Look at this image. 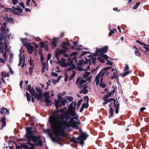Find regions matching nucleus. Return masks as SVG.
Wrapping results in <instances>:
<instances>
[{
  "mask_svg": "<svg viewBox=\"0 0 149 149\" xmlns=\"http://www.w3.org/2000/svg\"><path fill=\"white\" fill-rule=\"evenodd\" d=\"M77 103L72 102L66 111L65 107L52 112L49 120L52 131L56 136H63L65 132L71 131L72 128L80 124L79 116L75 112Z\"/></svg>",
  "mask_w": 149,
  "mask_h": 149,
  "instance_id": "nucleus-1",
  "label": "nucleus"
},
{
  "mask_svg": "<svg viewBox=\"0 0 149 149\" xmlns=\"http://www.w3.org/2000/svg\"><path fill=\"white\" fill-rule=\"evenodd\" d=\"M6 24L4 23L3 24L0 23V30L3 31L4 34H0V53L3 55V57L5 59L6 56V51L7 49L8 43L4 39L5 38V34L9 33L8 29H5L6 27Z\"/></svg>",
  "mask_w": 149,
  "mask_h": 149,
  "instance_id": "nucleus-2",
  "label": "nucleus"
},
{
  "mask_svg": "<svg viewBox=\"0 0 149 149\" xmlns=\"http://www.w3.org/2000/svg\"><path fill=\"white\" fill-rule=\"evenodd\" d=\"M28 140V143H22L21 144V146L26 149H34V145L33 144L30 143V140L31 139H32V137L33 136L32 135L31 132H26V134Z\"/></svg>",
  "mask_w": 149,
  "mask_h": 149,
  "instance_id": "nucleus-3",
  "label": "nucleus"
},
{
  "mask_svg": "<svg viewBox=\"0 0 149 149\" xmlns=\"http://www.w3.org/2000/svg\"><path fill=\"white\" fill-rule=\"evenodd\" d=\"M62 67L66 68V70L67 72L65 73V81H67L68 78V73L69 71H71L72 70L76 68V66L74 64H67L65 62H64L62 65Z\"/></svg>",
  "mask_w": 149,
  "mask_h": 149,
  "instance_id": "nucleus-4",
  "label": "nucleus"
},
{
  "mask_svg": "<svg viewBox=\"0 0 149 149\" xmlns=\"http://www.w3.org/2000/svg\"><path fill=\"white\" fill-rule=\"evenodd\" d=\"M77 69L79 71L88 70L90 69V66L87 65L83 59L79 61V63L77 66Z\"/></svg>",
  "mask_w": 149,
  "mask_h": 149,
  "instance_id": "nucleus-5",
  "label": "nucleus"
},
{
  "mask_svg": "<svg viewBox=\"0 0 149 149\" xmlns=\"http://www.w3.org/2000/svg\"><path fill=\"white\" fill-rule=\"evenodd\" d=\"M108 47L107 46H105L102 48H100L96 50V54L98 55H102L105 59H108V56L103 54V53L107 52L108 50Z\"/></svg>",
  "mask_w": 149,
  "mask_h": 149,
  "instance_id": "nucleus-6",
  "label": "nucleus"
},
{
  "mask_svg": "<svg viewBox=\"0 0 149 149\" xmlns=\"http://www.w3.org/2000/svg\"><path fill=\"white\" fill-rule=\"evenodd\" d=\"M31 140L35 143V144H33L34 146L35 145L41 146L42 145V142L41 140L40 136L33 135L32 137Z\"/></svg>",
  "mask_w": 149,
  "mask_h": 149,
  "instance_id": "nucleus-7",
  "label": "nucleus"
},
{
  "mask_svg": "<svg viewBox=\"0 0 149 149\" xmlns=\"http://www.w3.org/2000/svg\"><path fill=\"white\" fill-rule=\"evenodd\" d=\"M88 136L87 134L84 133H81L80 136L77 138V139L79 141V143L81 145H83L84 144V140H85Z\"/></svg>",
  "mask_w": 149,
  "mask_h": 149,
  "instance_id": "nucleus-8",
  "label": "nucleus"
},
{
  "mask_svg": "<svg viewBox=\"0 0 149 149\" xmlns=\"http://www.w3.org/2000/svg\"><path fill=\"white\" fill-rule=\"evenodd\" d=\"M1 76L2 77L1 79H0V83H5V80H8V78L9 77V73H6L5 72H1Z\"/></svg>",
  "mask_w": 149,
  "mask_h": 149,
  "instance_id": "nucleus-9",
  "label": "nucleus"
},
{
  "mask_svg": "<svg viewBox=\"0 0 149 149\" xmlns=\"http://www.w3.org/2000/svg\"><path fill=\"white\" fill-rule=\"evenodd\" d=\"M15 10H12L11 9L8 8L7 9V11H9V10H11L13 12V13L16 15H18L19 14V12H22V10L21 8H20V7L19 6H17V8L14 7V6H13L12 7Z\"/></svg>",
  "mask_w": 149,
  "mask_h": 149,
  "instance_id": "nucleus-10",
  "label": "nucleus"
},
{
  "mask_svg": "<svg viewBox=\"0 0 149 149\" xmlns=\"http://www.w3.org/2000/svg\"><path fill=\"white\" fill-rule=\"evenodd\" d=\"M102 72H100L95 78L94 82L95 83L96 85H98L100 79L102 77V74H103L104 75V73H102Z\"/></svg>",
  "mask_w": 149,
  "mask_h": 149,
  "instance_id": "nucleus-11",
  "label": "nucleus"
},
{
  "mask_svg": "<svg viewBox=\"0 0 149 149\" xmlns=\"http://www.w3.org/2000/svg\"><path fill=\"white\" fill-rule=\"evenodd\" d=\"M19 63L18 65V66H19L21 65V64L23 62V63L22 65V68H23L24 67V66L25 65V64H24V55H23L22 57H21V54H19Z\"/></svg>",
  "mask_w": 149,
  "mask_h": 149,
  "instance_id": "nucleus-12",
  "label": "nucleus"
},
{
  "mask_svg": "<svg viewBox=\"0 0 149 149\" xmlns=\"http://www.w3.org/2000/svg\"><path fill=\"white\" fill-rule=\"evenodd\" d=\"M86 82V81L80 77H78L76 81V84H77L79 83V88H80L82 85Z\"/></svg>",
  "mask_w": 149,
  "mask_h": 149,
  "instance_id": "nucleus-13",
  "label": "nucleus"
},
{
  "mask_svg": "<svg viewBox=\"0 0 149 149\" xmlns=\"http://www.w3.org/2000/svg\"><path fill=\"white\" fill-rule=\"evenodd\" d=\"M77 54L76 52H74L72 53L71 55L74 56L72 58L71 61L69 64H74L73 62H75L76 63H77V58L75 56Z\"/></svg>",
  "mask_w": 149,
  "mask_h": 149,
  "instance_id": "nucleus-14",
  "label": "nucleus"
},
{
  "mask_svg": "<svg viewBox=\"0 0 149 149\" xmlns=\"http://www.w3.org/2000/svg\"><path fill=\"white\" fill-rule=\"evenodd\" d=\"M40 45L42 48H45V50L46 51H48L49 49L48 45L46 42H41L40 43Z\"/></svg>",
  "mask_w": 149,
  "mask_h": 149,
  "instance_id": "nucleus-15",
  "label": "nucleus"
},
{
  "mask_svg": "<svg viewBox=\"0 0 149 149\" xmlns=\"http://www.w3.org/2000/svg\"><path fill=\"white\" fill-rule=\"evenodd\" d=\"M26 48L28 52L31 54H32L34 50L33 47L30 44H27L26 45Z\"/></svg>",
  "mask_w": 149,
  "mask_h": 149,
  "instance_id": "nucleus-16",
  "label": "nucleus"
},
{
  "mask_svg": "<svg viewBox=\"0 0 149 149\" xmlns=\"http://www.w3.org/2000/svg\"><path fill=\"white\" fill-rule=\"evenodd\" d=\"M91 74V72H86L83 75V76L84 78L87 79L88 81H90L91 79L92 78L91 76H90L88 78V77L89 75Z\"/></svg>",
  "mask_w": 149,
  "mask_h": 149,
  "instance_id": "nucleus-17",
  "label": "nucleus"
},
{
  "mask_svg": "<svg viewBox=\"0 0 149 149\" xmlns=\"http://www.w3.org/2000/svg\"><path fill=\"white\" fill-rule=\"evenodd\" d=\"M103 74H102V77L101 78V80H100V86L102 88H105L106 85V84H104V82L103 81Z\"/></svg>",
  "mask_w": 149,
  "mask_h": 149,
  "instance_id": "nucleus-18",
  "label": "nucleus"
},
{
  "mask_svg": "<svg viewBox=\"0 0 149 149\" xmlns=\"http://www.w3.org/2000/svg\"><path fill=\"white\" fill-rule=\"evenodd\" d=\"M31 94L32 96H34L35 98H36L38 100H40L41 98V96L36 93L35 91H33Z\"/></svg>",
  "mask_w": 149,
  "mask_h": 149,
  "instance_id": "nucleus-19",
  "label": "nucleus"
},
{
  "mask_svg": "<svg viewBox=\"0 0 149 149\" xmlns=\"http://www.w3.org/2000/svg\"><path fill=\"white\" fill-rule=\"evenodd\" d=\"M61 100L60 99H58V100H55V105L56 106V109L57 110L59 106H60L61 104H60V102Z\"/></svg>",
  "mask_w": 149,
  "mask_h": 149,
  "instance_id": "nucleus-20",
  "label": "nucleus"
},
{
  "mask_svg": "<svg viewBox=\"0 0 149 149\" xmlns=\"http://www.w3.org/2000/svg\"><path fill=\"white\" fill-rule=\"evenodd\" d=\"M96 58L95 57H92L90 58L89 60V64L91 65V63H92L93 64H95V61H96Z\"/></svg>",
  "mask_w": 149,
  "mask_h": 149,
  "instance_id": "nucleus-21",
  "label": "nucleus"
},
{
  "mask_svg": "<svg viewBox=\"0 0 149 149\" xmlns=\"http://www.w3.org/2000/svg\"><path fill=\"white\" fill-rule=\"evenodd\" d=\"M0 112L3 114H6L9 113V111L6 108H3L2 109H1V110H0Z\"/></svg>",
  "mask_w": 149,
  "mask_h": 149,
  "instance_id": "nucleus-22",
  "label": "nucleus"
},
{
  "mask_svg": "<svg viewBox=\"0 0 149 149\" xmlns=\"http://www.w3.org/2000/svg\"><path fill=\"white\" fill-rule=\"evenodd\" d=\"M70 72L72 74L70 77L69 79L70 80H71L74 77L76 74V72L73 70H72V72Z\"/></svg>",
  "mask_w": 149,
  "mask_h": 149,
  "instance_id": "nucleus-23",
  "label": "nucleus"
},
{
  "mask_svg": "<svg viewBox=\"0 0 149 149\" xmlns=\"http://www.w3.org/2000/svg\"><path fill=\"white\" fill-rule=\"evenodd\" d=\"M57 39V38H54L53 39V41L51 42V44L53 45L54 47H56V43Z\"/></svg>",
  "mask_w": 149,
  "mask_h": 149,
  "instance_id": "nucleus-24",
  "label": "nucleus"
},
{
  "mask_svg": "<svg viewBox=\"0 0 149 149\" xmlns=\"http://www.w3.org/2000/svg\"><path fill=\"white\" fill-rule=\"evenodd\" d=\"M47 64L46 63H42V68L41 69L42 73H44L45 72V70L46 68Z\"/></svg>",
  "mask_w": 149,
  "mask_h": 149,
  "instance_id": "nucleus-25",
  "label": "nucleus"
},
{
  "mask_svg": "<svg viewBox=\"0 0 149 149\" xmlns=\"http://www.w3.org/2000/svg\"><path fill=\"white\" fill-rule=\"evenodd\" d=\"M65 93V92H63L62 93H59L57 95L58 99H61V97L64 95Z\"/></svg>",
  "mask_w": 149,
  "mask_h": 149,
  "instance_id": "nucleus-26",
  "label": "nucleus"
},
{
  "mask_svg": "<svg viewBox=\"0 0 149 149\" xmlns=\"http://www.w3.org/2000/svg\"><path fill=\"white\" fill-rule=\"evenodd\" d=\"M88 92V90L86 88V87H85L83 88L82 90L79 93H83L84 94H86Z\"/></svg>",
  "mask_w": 149,
  "mask_h": 149,
  "instance_id": "nucleus-27",
  "label": "nucleus"
},
{
  "mask_svg": "<svg viewBox=\"0 0 149 149\" xmlns=\"http://www.w3.org/2000/svg\"><path fill=\"white\" fill-rule=\"evenodd\" d=\"M6 118L5 117H3L1 118V121L3 125L2 127H5L6 126V123L5 120Z\"/></svg>",
  "mask_w": 149,
  "mask_h": 149,
  "instance_id": "nucleus-28",
  "label": "nucleus"
},
{
  "mask_svg": "<svg viewBox=\"0 0 149 149\" xmlns=\"http://www.w3.org/2000/svg\"><path fill=\"white\" fill-rule=\"evenodd\" d=\"M51 98L50 96L45 97L44 100L45 102H50L51 101L50 100Z\"/></svg>",
  "mask_w": 149,
  "mask_h": 149,
  "instance_id": "nucleus-29",
  "label": "nucleus"
},
{
  "mask_svg": "<svg viewBox=\"0 0 149 149\" xmlns=\"http://www.w3.org/2000/svg\"><path fill=\"white\" fill-rule=\"evenodd\" d=\"M114 92L115 91L114 90H112L109 93L107 94L106 95H107V97H111L112 95H113L114 94Z\"/></svg>",
  "mask_w": 149,
  "mask_h": 149,
  "instance_id": "nucleus-30",
  "label": "nucleus"
},
{
  "mask_svg": "<svg viewBox=\"0 0 149 149\" xmlns=\"http://www.w3.org/2000/svg\"><path fill=\"white\" fill-rule=\"evenodd\" d=\"M100 56H99V57L98 58H97V59L99 61H100V62H102V63H104V61L103 60V59H105L103 57V56H102V55H100Z\"/></svg>",
  "mask_w": 149,
  "mask_h": 149,
  "instance_id": "nucleus-31",
  "label": "nucleus"
},
{
  "mask_svg": "<svg viewBox=\"0 0 149 149\" xmlns=\"http://www.w3.org/2000/svg\"><path fill=\"white\" fill-rule=\"evenodd\" d=\"M28 86V90L31 94H32L33 93V91H35L33 88H31L30 85H29Z\"/></svg>",
  "mask_w": 149,
  "mask_h": 149,
  "instance_id": "nucleus-32",
  "label": "nucleus"
},
{
  "mask_svg": "<svg viewBox=\"0 0 149 149\" xmlns=\"http://www.w3.org/2000/svg\"><path fill=\"white\" fill-rule=\"evenodd\" d=\"M129 74H130L129 71H127V72H124L123 73H122L120 75L121 76H122V77H124Z\"/></svg>",
  "mask_w": 149,
  "mask_h": 149,
  "instance_id": "nucleus-33",
  "label": "nucleus"
},
{
  "mask_svg": "<svg viewBox=\"0 0 149 149\" xmlns=\"http://www.w3.org/2000/svg\"><path fill=\"white\" fill-rule=\"evenodd\" d=\"M118 77V74L116 72H114L113 74V76H111V79H114L116 78H117Z\"/></svg>",
  "mask_w": 149,
  "mask_h": 149,
  "instance_id": "nucleus-34",
  "label": "nucleus"
},
{
  "mask_svg": "<svg viewBox=\"0 0 149 149\" xmlns=\"http://www.w3.org/2000/svg\"><path fill=\"white\" fill-rule=\"evenodd\" d=\"M68 49V48H66V47H63V49H61L60 50V53H62L63 52H65L67 51V50Z\"/></svg>",
  "mask_w": 149,
  "mask_h": 149,
  "instance_id": "nucleus-35",
  "label": "nucleus"
},
{
  "mask_svg": "<svg viewBox=\"0 0 149 149\" xmlns=\"http://www.w3.org/2000/svg\"><path fill=\"white\" fill-rule=\"evenodd\" d=\"M143 44V47L146 50V52L149 51V48L146 46V44Z\"/></svg>",
  "mask_w": 149,
  "mask_h": 149,
  "instance_id": "nucleus-36",
  "label": "nucleus"
},
{
  "mask_svg": "<svg viewBox=\"0 0 149 149\" xmlns=\"http://www.w3.org/2000/svg\"><path fill=\"white\" fill-rule=\"evenodd\" d=\"M13 55L12 53H10L9 55V61L11 62L13 60Z\"/></svg>",
  "mask_w": 149,
  "mask_h": 149,
  "instance_id": "nucleus-37",
  "label": "nucleus"
},
{
  "mask_svg": "<svg viewBox=\"0 0 149 149\" xmlns=\"http://www.w3.org/2000/svg\"><path fill=\"white\" fill-rule=\"evenodd\" d=\"M29 65L31 67H34V65L33 62V61L31 60V57L29 59Z\"/></svg>",
  "mask_w": 149,
  "mask_h": 149,
  "instance_id": "nucleus-38",
  "label": "nucleus"
},
{
  "mask_svg": "<svg viewBox=\"0 0 149 149\" xmlns=\"http://www.w3.org/2000/svg\"><path fill=\"white\" fill-rule=\"evenodd\" d=\"M6 21L8 22L12 23L13 22V20L12 18H10L7 17L6 18Z\"/></svg>",
  "mask_w": 149,
  "mask_h": 149,
  "instance_id": "nucleus-39",
  "label": "nucleus"
},
{
  "mask_svg": "<svg viewBox=\"0 0 149 149\" xmlns=\"http://www.w3.org/2000/svg\"><path fill=\"white\" fill-rule=\"evenodd\" d=\"M61 103L62 105L64 106L65 105V103L66 102L67 100H66L65 99H62L61 101Z\"/></svg>",
  "mask_w": 149,
  "mask_h": 149,
  "instance_id": "nucleus-40",
  "label": "nucleus"
},
{
  "mask_svg": "<svg viewBox=\"0 0 149 149\" xmlns=\"http://www.w3.org/2000/svg\"><path fill=\"white\" fill-rule=\"evenodd\" d=\"M26 96L27 97V100L28 101H31V99H30L31 96H30V94H29L28 93H27V92H26Z\"/></svg>",
  "mask_w": 149,
  "mask_h": 149,
  "instance_id": "nucleus-41",
  "label": "nucleus"
},
{
  "mask_svg": "<svg viewBox=\"0 0 149 149\" xmlns=\"http://www.w3.org/2000/svg\"><path fill=\"white\" fill-rule=\"evenodd\" d=\"M135 54L136 56H141V54L137 50H136L135 51Z\"/></svg>",
  "mask_w": 149,
  "mask_h": 149,
  "instance_id": "nucleus-42",
  "label": "nucleus"
},
{
  "mask_svg": "<svg viewBox=\"0 0 149 149\" xmlns=\"http://www.w3.org/2000/svg\"><path fill=\"white\" fill-rule=\"evenodd\" d=\"M35 89L36 91H37L40 93H42V90L40 88L36 87L35 88Z\"/></svg>",
  "mask_w": 149,
  "mask_h": 149,
  "instance_id": "nucleus-43",
  "label": "nucleus"
},
{
  "mask_svg": "<svg viewBox=\"0 0 149 149\" xmlns=\"http://www.w3.org/2000/svg\"><path fill=\"white\" fill-rule=\"evenodd\" d=\"M110 116L112 117L113 115V110L111 108L110 109Z\"/></svg>",
  "mask_w": 149,
  "mask_h": 149,
  "instance_id": "nucleus-44",
  "label": "nucleus"
},
{
  "mask_svg": "<svg viewBox=\"0 0 149 149\" xmlns=\"http://www.w3.org/2000/svg\"><path fill=\"white\" fill-rule=\"evenodd\" d=\"M140 2H138L136 3L135 5L134 6L133 8L134 9H136L138 8V7L140 5Z\"/></svg>",
  "mask_w": 149,
  "mask_h": 149,
  "instance_id": "nucleus-45",
  "label": "nucleus"
},
{
  "mask_svg": "<svg viewBox=\"0 0 149 149\" xmlns=\"http://www.w3.org/2000/svg\"><path fill=\"white\" fill-rule=\"evenodd\" d=\"M66 99L69 101H71L73 100V98L70 96H68L66 97Z\"/></svg>",
  "mask_w": 149,
  "mask_h": 149,
  "instance_id": "nucleus-46",
  "label": "nucleus"
},
{
  "mask_svg": "<svg viewBox=\"0 0 149 149\" xmlns=\"http://www.w3.org/2000/svg\"><path fill=\"white\" fill-rule=\"evenodd\" d=\"M49 92H47L44 93V97L50 96L49 95Z\"/></svg>",
  "mask_w": 149,
  "mask_h": 149,
  "instance_id": "nucleus-47",
  "label": "nucleus"
},
{
  "mask_svg": "<svg viewBox=\"0 0 149 149\" xmlns=\"http://www.w3.org/2000/svg\"><path fill=\"white\" fill-rule=\"evenodd\" d=\"M108 97H107V95H105L104 97H103L102 100L104 101H107L108 99L107 98Z\"/></svg>",
  "mask_w": 149,
  "mask_h": 149,
  "instance_id": "nucleus-48",
  "label": "nucleus"
},
{
  "mask_svg": "<svg viewBox=\"0 0 149 149\" xmlns=\"http://www.w3.org/2000/svg\"><path fill=\"white\" fill-rule=\"evenodd\" d=\"M26 132H31V127H26Z\"/></svg>",
  "mask_w": 149,
  "mask_h": 149,
  "instance_id": "nucleus-49",
  "label": "nucleus"
},
{
  "mask_svg": "<svg viewBox=\"0 0 149 149\" xmlns=\"http://www.w3.org/2000/svg\"><path fill=\"white\" fill-rule=\"evenodd\" d=\"M84 99L86 101H87V103H88L89 100V98L88 96H86L84 97Z\"/></svg>",
  "mask_w": 149,
  "mask_h": 149,
  "instance_id": "nucleus-50",
  "label": "nucleus"
},
{
  "mask_svg": "<svg viewBox=\"0 0 149 149\" xmlns=\"http://www.w3.org/2000/svg\"><path fill=\"white\" fill-rule=\"evenodd\" d=\"M87 103L86 104V103H84L83 104L82 107H84V108H87L88 107V106L87 104Z\"/></svg>",
  "mask_w": 149,
  "mask_h": 149,
  "instance_id": "nucleus-51",
  "label": "nucleus"
},
{
  "mask_svg": "<svg viewBox=\"0 0 149 149\" xmlns=\"http://www.w3.org/2000/svg\"><path fill=\"white\" fill-rule=\"evenodd\" d=\"M125 67L124 70V71H126L129 69V68L128 65H125Z\"/></svg>",
  "mask_w": 149,
  "mask_h": 149,
  "instance_id": "nucleus-52",
  "label": "nucleus"
},
{
  "mask_svg": "<svg viewBox=\"0 0 149 149\" xmlns=\"http://www.w3.org/2000/svg\"><path fill=\"white\" fill-rule=\"evenodd\" d=\"M56 71L58 73L60 72V70L59 67H56L55 69Z\"/></svg>",
  "mask_w": 149,
  "mask_h": 149,
  "instance_id": "nucleus-53",
  "label": "nucleus"
},
{
  "mask_svg": "<svg viewBox=\"0 0 149 149\" xmlns=\"http://www.w3.org/2000/svg\"><path fill=\"white\" fill-rule=\"evenodd\" d=\"M51 74L52 76L54 77H57L58 76L57 73L54 72H52Z\"/></svg>",
  "mask_w": 149,
  "mask_h": 149,
  "instance_id": "nucleus-54",
  "label": "nucleus"
},
{
  "mask_svg": "<svg viewBox=\"0 0 149 149\" xmlns=\"http://www.w3.org/2000/svg\"><path fill=\"white\" fill-rule=\"evenodd\" d=\"M51 56L52 55L51 54H48L47 55V60H49L50 59V58L51 57Z\"/></svg>",
  "mask_w": 149,
  "mask_h": 149,
  "instance_id": "nucleus-55",
  "label": "nucleus"
},
{
  "mask_svg": "<svg viewBox=\"0 0 149 149\" xmlns=\"http://www.w3.org/2000/svg\"><path fill=\"white\" fill-rule=\"evenodd\" d=\"M12 1L14 5L16 4L18 2V0H13Z\"/></svg>",
  "mask_w": 149,
  "mask_h": 149,
  "instance_id": "nucleus-56",
  "label": "nucleus"
},
{
  "mask_svg": "<svg viewBox=\"0 0 149 149\" xmlns=\"http://www.w3.org/2000/svg\"><path fill=\"white\" fill-rule=\"evenodd\" d=\"M33 68V67H29V72L31 74L32 73Z\"/></svg>",
  "mask_w": 149,
  "mask_h": 149,
  "instance_id": "nucleus-57",
  "label": "nucleus"
},
{
  "mask_svg": "<svg viewBox=\"0 0 149 149\" xmlns=\"http://www.w3.org/2000/svg\"><path fill=\"white\" fill-rule=\"evenodd\" d=\"M89 53V52H86V51L83 52L81 53V55H82V56L84 55H86V54H87L88 53Z\"/></svg>",
  "mask_w": 149,
  "mask_h": 149,
  "instance_id": "nucleus-58",
  "label": "nucleus"
},
{
  "mask_svg": "<svg viewBox=\"0 0 149 149\" xmlns=\"http://www.w3.org/2000/svg\"><path fill=\"white\" fill-rule=\"evenodd\" d=\"M0 62L3 63L5 62V59L4 60L2 58H0Z\"/></svg>",
  "mask_w": 149,
  "mask_h": 149,
  "instance_id": "nucleus-59",
  "label": "nucleus"
},
{
  "mask_svg": "<svg viewBox=\"0 0 149 149\" xmlns=\"http://www.w3.org/2000/svg\"><path fill=\"white\" fill-rule=\"evenodd\" d=\"M119 107V106H116V110L115 112L116 114L118 113V108Z\"/></svg>",
  "mask_w": 149,
  "mask_h": 149,
  "instance_id": "nucleus-60",
  "label": "nucleus"
},
{
  "mask_svg": "<svg viewBox=\"0 0 149 149\" xmlns=\"http://www.w3.org/2000/svg\"><path fill=\"white\" fill-rule=\"evenodd\" d=\"M107 61L108 62L107 63V64L109 65H111L112 64V63L109 60H107Z\"/></svg>",
  "mask_w": 149,
  "mask_h": 149,
  "instance_id": "nucleus-61",
  "label": "nucleus"
},
{
  "mask_svg": "<svg viewBox=\"0 0 149 149\" xmlns=\"http://www.w3.org/2000/svg\"><path fill=\"white\" fill-rule=\"evenodd\" d=\"M8 67L9 70H10V72L11 73V74H13V71L12 70V69L10 68V66L9 65H8Z\"/></svg>",
  "mask_w": 149,
  "mask_h": 149,
  "instance_id": "nucleus-62",
  "label": "nucleus"
},
{
  "mask_svg": "<svg viewBox=\"0 0 149 149\" xmlns=\"http://www.w3.org/2000/svg\"><path fill=\"white\" fill-rule=\"evenodd\" d=\"M114 33V31L113 30H111L110 31V32L109 33V35L110 36H111L112 34H113V33Z\"/></svg>",
  "mask_w": 149,
  "mask_h": 149,
  "instance_id": "nucleus-63",
  "label": "nucleus"
},
{
  "mask_svg": "<svg viewBox=\"0 0 149 149\" xmlns=\"http://www.w3.org/2000/svg\"><path fill=\"white\" fill-rule=\"evenodd\" d=\"M30 0H27L26 1V5L27 6H28L29 5V4L30 2Z\"/></svg>",
  "mask_w": 149,
  "mask_h": 149,
  "instance_id": "nucleus-64",
  "label": "nucleus"
}]
</instances>
